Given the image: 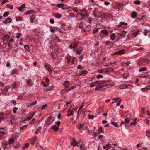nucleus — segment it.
<instances>
[{
  "label": "nucleus",
  "mask_w": 150,
  "mask_h": 150,
  "mask_svg": "<svg viewBox=\"0 0 150 150\" xmlns=\"http://www.w3.org/2000/svg\"><path fill=\"white\" fill-rule=\"evenodd\" d=\"M108 32L105 29L102 30L100 31V36L102 37H103L105 35H108Z\"/></svg>",
  "instance_id": "obj_1"
},
{
  "label": "nucleus",
  "mask_w": 150,
  "mask_h": 150,
  "mask_svg": "<svg viewBox=\"0 0 150 150\" xmlns=\"http://www.w3.org/2000/svg\"><path fill=\"white\" fill-rule=\"evenodd\" d=\"M44 67L49 71V72H52V68L51 66L47 63L45 64Z\"/></svg>",
  "instance_id": "obj_2"
},
{
  "label": "nucleus",
  "mask_w": 150,
  "mask_h": 150,
  "mask_svg": "<svg viewBox=\"0 0 150 150\" xmlns=\"http://www.w3.org/2000/svg\"><path fill=\"white\" fill-rule=\"evenodd\" d=\"M74 88L73 87H72V88L71 89H64L62 90H61L60 92V94H65L68 92L69 91L71 90Z\"/></svg>",
  "instance_id": "obj_3"
},
{
  "label": "nucleus",
  "mask_w": 150,
  "mask_h": 150,
  "mask_svg": "<svg viewBox=\"0 0 150 150\" xmlns=\"http://www.w3.org/2000/svg\"><path fill=\"white\" fill-rule=\"evenodd\" d=\"M81 142V141L80 140L78 141V142H76L75 140H73L71 142V145L74 147L76 146H78V145L80 144Z\"/></svg>",
  "instance_id": "obj_4"
},
{
  "label": "nucleus",
  "mask_w": 150,
  "mask_h": 150,
  "mask_svg": "<svg viewBox=\"0 0 150 150\" xmlns=\"http://www.w3.org/2000/svg\"><path fill=\"white\" fill-rule=\"evenodd\" d=\"M125 50L124 49H122L116 52L113 55H120L125 53Z\"/></svg>",
  "instance_id": "obj_5"
},
{
  "label": "nucleus",
  "mask_w": 150,
  "mask_h": 150,
  "mask_svg": "<svg viewBox=\"0 0 150 150\" xmlns=\"http://www.w3.org/2000/svg\"><path fill=\"white\" fill-rule=\"evenodd\" d=\"M127 33V32L125 31H123L118 34V35L119 36L120 38H122L125 37L126 36Z\"/></svg>",
  "instance_id": "obj_6"
},
{
  "label": "nucleus",
  "mask_w": 150,
  "mask_h": 150,
  "mask_svg": "<svg viewBox=\"0 0 150 150\" xmlns=\"http://www.w3.org/2000/svg\"><path fill=\"white\" fill-rule=\"evenodd\" d=\"M96 84L97 86L106 83V81L105 80H100L95 81Z\"/></svg>",
  "instance_id": "obj_7"
},
{
  "label": "nucleus",
  "mask_w": 150,
  "mask_h": 150,
  "mask_svg": "<svg viewBox=\"0 0 150 150\" xmlns=\"http://www.w3.org/2000/svg\"><path fill=\"white\" fill-rule=\"evenodd\" d=\"M105 73L113 71V69L110 67L108 68H105Z\"/></svg>",
  "instance_id": "obj_8"
},
{
  "label": "nucleus",
  "mask_w": 150,
  "mask_h": 150,
  "mask_svg": "<svg viewBox=\"0 0 150 150\" xmlns=\"http://www.w3.org/2000/svg\"><path fill=\"white\" fill-rule=\"evenodd\" d=\"M119 88L120 89H124L126 88H129L127 84H121L120 85Z\"/></svg>",
  "instance_id": "obj_9"
},
{
  "label": "nucleus",
  "mask_w": 150,
  "mask_h": 150,
  "mask_svg": "<svg viewBox=\"0 0 150 150\" xmlns=\"http://www.w3.org/2000/svg\"><path fill=\"white\" fill-rule=\"evenodd\" d=\"M35 113L34 112L32 113L28 117H27V118H25L23 120L24 121H26L27 120H30L33 116L35 115Z\"/></svg>",
  "instance_id": "obj_10"
},
{
  "label": "nucleus",
  "mask_w": 150,
  "mask_h": 150,
  "mask_svg": "<svg viewBox=\"0 0 150 150\" xmlns=\"http://www.w3.org/2000/svg\"><path fill=\"white\" fill-rule=\"evenodd\" d=\"M70 48L71 49L73 48H76L77 47V45L76 43H72L69 46Z\"/></svg>",
  "instance_id": "obj_11"
},
{
  "label": "nucleus",
  "mask_w": 150,
  "mask_h": 150,
  "mask_svg": "<svg viewBox=\"0 0 150 150\" xmlns=\"http://www.w3.org/2000/svg\"><path fill=\"white\" fill-rule=\"evenodd\" d=\"M12 21V20L10 18H8L6 19L3 22V23L4 24H7L10 23Z\"/></svg>",
  "instance_id": "obj_12"
},
{
  "label": "nucleus",
  "mask_w": 150,
  "mask_h": 150,
  "mask_svg": "<svg viewBox=\"0 0 150 150\" xmlns=\"http://www.w3.org/2000/svg\"><path fill=\"white\" fill-rule=\"evenodd\" d=\"M63 85L65 88H68L69 85V83L68 81H66L63 83Z\"/></svg>",
  "instance_id": "obj_13"
},
{
  "label": "nucleus",
  "mask_w": 150,
  "mask_h": 150,
  "mask_svg": "<svg viewBox=\"0 0 150 150\" xmlns=\"http://www.w3.org/2000/svg\"><path fill=\"white\" fill-rule=\"evenodd\" d=\"M73 114L74 113L72 111V110H71L70 108L69 109L67 113V116L69 117V116H72L73 115Z\"/></svg>",
  "instance_id": "obj_14"
},
{
  "label": "nucleus",
  "mask_w": 150,
  "mask_h": 150,
  "mask_svg": "<svg viewBox=\"0 0 150 150\" xmlns=\"http://www.w3.org/2000/svg\"><path fill=\"white\" fill-rule=\"evenodd\" d=\"M8 143H9V144H12V145L13 146V144L15 143L14 139L12 138L9 139Z\"/></svg>",
  "instance_id": "obj_15"
},
{
  "label": "nucleus",
  "mask_w": 150,
  "mask_h": 150,
  "mask_svg": "<svg viewBox=\"0 0 150 150\" xmlns=\"http://www.w3.org/2000/svg\"><path fill=\"white\" fill-rule=\"evenodd\" d=\"M51 127L55 131H57L59 129V127L55 125H53Z\"/></svg>",
  "instance_id": "obj_16"
},
{
  "label": "nucleus",
  "mask_w": 150,
  "mask_h": 150,
  "mask_svg": "<svg viewBox=\"0 0 150 150\" xmlns=\"http://www.w3.org/2000/svg\"><path fill=\"white\" fill-rule=\"evenodd\" d=\"M13 147L15 148H17L20 147V143L18 142H16L13 144Z\"/></svg>",
  "instance_id": "obj_17"
},
{
  "label": "nucleus",
  "mask_w": 150,
  "mask_h": 150,
  "mask_svg": "<svg viewBox=\"0 0 150 150\" xmlns=\"http://www.w3.org/2000/svg\"><path fill=\"white\" fill-rule=\"evenodd\" d=\"M0 132L2 134H6V130L4 128H0Z\"/></svg>",
  "instance_id": "obj_18"
},
{
  "label": "nucleus",
  "mask_w": 150,
  "mask_h": 150,
  "mask_svg": "<svg viewBox=\"0 0 150 150\" xmlns=\"http://www.w3.org/2000/svg\"><path fill=\"white\" fill-rule=\"evenodd\" d=\"M35 18H36L35 15H32V16H30V22L32 23H33V21L35 19Z\"/></svg>",
  "instance_id": "obj_19"
},
{
  "label": "nucleus",
  "mask_w": 150,
  "mask_h": 150,
  "mask_svg": "<svg viewBox=\"0 0 150 150\" xmlns=\"http://www.w3.org/2000/svg\"><path fill=\"white\" fill-rule=\"evenodd\" d=\"M9 144L8 142L6 141H3L2 142V145L3 146H5L7 145H8Z\"/></svg>",
  "instance_id": "obj_20"
},
{
  "label": "nucleus",
  "mask_w": 150,
  "mask_h": 150,
  "mask_svg": "<svg viewBox=\"0 0 150 150\" xmlns=\"http://www.w3.org/2000/svg\"><path fill=\"white\" fill-rule=\"evenodd\" d=\"M35 11L33 10H31L28 11H27L25 13V14L30 15V14H32V13H35Z\"/></svg>",
  "instance_id": "obj_21"
},
{
  "label": "nucleus",
  "mask_w": 150,
  "mask_h": 150,
  "mask_svg": "<svg viewBox=\"0 0 150 150\" xmlns=\"http://www.w3.org/2000/svg\"><path fill=\"white\" fill-rule=\"evenodd\" d=\"M110 147V145L109 144H108L106 146H104L103 148L107 150L109 149Z\"/></svg>",
  "instance_id": "obj_22"
},
{
  "label": "nucleus",
  "mask_w": 150,
  "mask_h": 150,
  "mask_svg": "<svg viewBox=\"0 0 150 150\" xmlns=\"http://www.w3.org/2000/svg\"><path fill=\"white\" fill-rule=\"evenodd\" d=\"M81 143H82L81 144L80 146V148L81 149L80 150H86V148H84L83 149H81V148H83L85 147V144L83 142H81Z\"/></svg>",
  "instance_id": "obj_23"
},
{
  "label": "nucleus",
  "mask_w": 150,
  "mask_h": 150,
  "mask_svg": "<svg viewBox=\"0 0 150 150\" xmlns=\"http://www.w3.org/2000/svg\"><path fill=\"white\" fill-rule=\"evenodd\" d=\"M149 89V88H148V87H146L145 88H142L141 89V90L142 91L144 92H146Z\"/></svg>",
  "instance_id": "obj_24"
},
{
  "label": "nucleus",
  "mask_w": 150,
  "mask_h": 150,
  "mask_svg": "<svg viewBox=\"0 0 150 150\" xmlns=\"http://www.w3.org/2000/svg\"><path fill=\"white\" fill-rule=\"evenodd\" d=\"M127 25V24L125 22H120V24L117 25V27H119L121 26L122 25Z\"/></svg>",
  "instance_id": "obj_25"
},
{
  "label": "nucleus",
  "mask_w": 150,
  "mask_h": 150,
  "mask_svg": "<svg viewBox=\"0 0 150 150\" xmlns=\"http://www.w3.org/2000/svg\"><path fill=\"white\" fill-rule=\"evenodd\" d=\"M5 119L3 116V114L1 112L0 113V123L1 122L2 120Z\"/></svg>",
  "instance_id": "obj_26"
},
{
  "label": "nucleus",
  "mask_w": 150,
  "mask_h": 150,
  "mask_svg": "<svg viewBox=\"0 0 150 150\" xmlns=\"http://www.w3.org/2000/svg\"><path fill=\"white\" fill-rule=\"evenodd\" d=\"M64 4H58L57 5V6L61 8L62 9H64L65 8L63 7Z\"/></svg>",
  "instance_id": "obj_27"
},
{
  "label": "nucleus",
  "mask_w": 150,
  "mask_h": 150,
  "mask_svg": "<svg viewBox=\"0 0 150 150\" xmlns=\"http://www.w3.org/2000/svg\"><path fill=\"white\" fill-rule=\"evenodd\" d=\"M115 33H112V34L111 35H110V38L112 40H113L115 39Z\"/></svg>",
  "instance_id": "obj_28"
},
{
  "label": "nucleus",
  "mask_w": 150,
  "mask_h": 150,
  "mask_svg": "<svg viewBox=\"0 0 150 150\" xmlns=\"http://www.w3.org/2000/svg\"><path fill=\"white\" fill-rule=\"evenodd\" d=\"M48 120H49V121L50 122H52L54 121V118L50 116L48 118Z\"/></svg>",
  "instance_id": "obj_29"
},
{
  "label": "nucleus",
  "mask_w": 150,
  "mask_h": 150,
  "mask_svg": "<svg viewBox=\"0 0 150 150\" xmlns=\"http://www.w3.org/2000/svg\"><path fill=\"white\" fill-rule=\"evenodd\" d=\"M13 40V39H11L10 40L8 43V46L9 47H11L12 46V45H11V44L12 43Z\"/></svg>",
  "instance_id": "obj_30"
},
{
  "label": "nucleus",
  "mask_w": 150,
  "mask_h": 150,
  "mask_svg": "<svg viewBox=\"0 0 150 150\" xmlns=\"http://www.w3.org/2000/svg\"><path fill=\"white\" fill-rule=\"evenodd\" d=\"M29 147V144L28 143L25 144L24 146L22 148V149L23 150H25L26 148H27Z\"/></svg>",
  "instance_id": "obj_31"
},
{
  "label": "nucleus",
  "mask_w": 150,
  "mask_h": 150,
  "mask_svg": "<svg viewBox=\"0 0 150 150\" xmlns=\"http://www.w3.org/2000/svg\"><path fill=\"white\" fill-rule=\"evenodd\" d=\"M137 16V13L135 12H133L131 13V17L133 18H135Z\"/></svg>",
  "instance_id": "obj_32"
},
{
  "label": "nucleus",
  "mask_w": 150,
  "mask_h": 150,
  "mask_svg": "<svg viewBox=\"0 0 150 150\" xmlns=\"http://www.w3.org/2000/svg\"><path fill=\"white\" fill-rule=\"evenodd\" d=\"M90 88H92V87H93L94 86H97L96 84L95 81L94 82L90 84Z\"/></svg>",
  "instance_id": "obj_33"
},
{
  "label": "nucleus",
  "mask_w": 150,
  "mask_h": 150,
  "mask_svg": "<svg viewBox=\"0 0 150 150\" xmlns=\"http://www.w3.org/2000/svg\"><path fill=\"white\" fill-rule=\"evenodd\" d=\"M111 124L115 126L118 127L119 126L118 125V124L117 122H111Z\"/></svg>",
  "instance_id": "obj_34"
},
{
  "label": "nucleus",
  "mask_w": 150,
  "mask_h": 150,
  "mask_svg": "<svg viewBox=\"0 0 150 150\" xmlns=\"http://www.w3.org/2000/svg\"><path fill=\"white\" fill-rule=\"evenodd\" d=\"M105 68L100 69L98 70V72L100 73H105Z\"/></svg>",
  "instance_id": "obj_35"
},
{
  "label": "nucleus",
  "mask_w": 150,
  "mask_h": 150,
  "mask_svg": "<svg viewBox=\"0 0 150 150\" xmlns=\"http://www.w3.org/2000/svg\"><path fill=\"white\" fill-rule=\"evenodd\" d=\"M146 68L145 67H144L143 68H141L139 70V72H142L143 71H146Z\"/></svg>",
  "instance_id": "obj_36"
},
{
  "label": "nucleus",
  "mask_w": 150,
  "mask_h": 150,
  "mask_svg": "<svg viewBox=\"0 0 150 150\" xmlns=\"http://www.w3.org/2000/svg\"><path fill=\"white\" fill-rule=\"evenodd\" d=\"M146 135L148 137V138H149L150 137V132L149 131L147 130L146 131Z\"/></svg>",
  "instance_id": "obj_37"
},
{
  "label": "nucleus",
  "mask_w": 150,
  "mask_h": 150,
  "mask_svg": "<svg viewBox=\"0 0 150 150\" xmlns=\"http://www.w3.org/2000/svg\"><path fill=\"white\" fill-rule=\"evenodd\" d=\"M55 16L56 18L59 19L61 17V15L60 14L58 13L56 14Z\"/></svg>",
  "instance_id": "obj_38"
},
{
  "label": "nucleus",
  "mask_w": 150,
  "mask_h": 150,
  "mask_svg": "<svg viewBox=\"0 0 150 150\" xmlns=\"http://www.w3.org/2000/svg\"><path fill=\"white\" fill-rule=\"evenodd\" d=\"M134 3L135 4L139 5L141 2L139 1H134Z\"/></svg>",
  "instance_id": "obj_39"
},
{
  "label": "nucleus",
  "mask_w": 150,
  "mask_h": 150,
  "mask_svg": "<svg viewBox=\"0 0 150 150\" xmlns=\"http://www.w3.org/2000/svg\"><path fill=\"white\" fill-rule=\"evenodd\" d=\"M125 123H128L130 122V121L129 120H128V117H126L125 119Z\"/></svg>",
  "instance_id": "obj_40"
},
{
  "label": "nucleus",
  "mask_w": 150,
  "mask_h": 150,
  "mask_svg": "<svg viewBox=\"0 0 150 150\" xmlns=\"http://www.w3.org/2000/svg\"><path fill=\"white\" fill-rule=\"evenodd\" d=\"M84 125L83 124H82V125L80 124V126H79V130H81L82 129H83Z\"/></svg>",
  "instance_id": "obj_41"
},
{
  "label": "nucleus",
  "mask_w": 150,
  "mask_h": 150,
  "mask_svg": "<svg viewBox=\"0 0 150 150\" xmlns=\"http://www.w3.org/2000/svg\"><path fill=\"white\" fill-rule=\"evenodd\" d=\"M24 48L27 51H29V46L28 45H25L24 46Z\"/></svg>",
  "instance_id": "obj_42"
},
{
  "label": "nucleus",
  "mask_w": 150,
  "mask_h": 150,
  "mask_svg": "<svg viewBox=\"0 0 150 150\" xmlns=\"http://www.w3.org/2000/svg\"><path fill=\"white\" fill-rule=\"evenodd\" d=\"M16 72H17V71L16 70H15V69H13L12 70V71H11V74H15V73H16Z\"/></svg>",
  "instance_id": "obj_43"
},
{
  "label": "nucleus",
  "mask_w": 150,
  "mask_h": 150,
  "mask_svg": "<svg viewBox=\"0 0 150 150\" xmlns=\"http://www.w3.org/2000/svg\"><path fill=\"white\" fill-rule=\"evenodd\" d=\"M60 123L61 122L59 121H57L55 122V125H57L58 127L60 125Z\"/></svg>",
  "instance_id": "obj_44"
},
{
  "label": "nucleus",
  "mask_w": 150,
  "mask_h": 150,
  "mask_svg": "<svg viewBox=\"0 0 150 150\" xmlns=\"http://www.w3.org/2000/svg\"><path fill=\"white\" fill-rule=\"evenodd\" d=\"M9 14V13L8 12H6L4 13L3 15V16L4 17H6Z\"/></svg>",
  "instance_id": "obj_45"
},
{
  "label": "nucleus",
  "mask_w": 150,
  "mask_h": 150,
  "mask_svg": "<svg viewBox=\"0 0 150 150\" xmlns=\"http://www.w3.org/2000/svg\"><path fill=\"white\" fill-rule=\"evenodd\" d=\"M141 77L144 78H149V76L148 75H144L141 76Z\"/></svg>",
  "instance_id": "obj_46"
},
{
  "label": "nucleus",
  "mask_w": 150,
  "mask_h": 150,
  "mask_svg": "<svg viewBox=\"0 0 150 150\" xmlns=\"http://www.w3.org/2000/svg\"><path fill=\"white\" fill-rule=\"evenodd\" d=\"M25 4H23L20 7H17V8H18L19 10H20V8L23 9L25 7Z\"/></svg>",
  "instance_id": "obj_47"
},
{
  "label": "nucleus",
  "mask_w": 150,
  "mask_h": 150,
  "mask_svg": "<svg viewBox=\"0 0 150 150\" xmlns=\"http://www.w3.org/2000/svg\"><path fill=\"white\" fill-rule=\"evenodd\" d=\"M87 73V71L85 70H83L81 73V75H83L84 74H86Z\"/></svg>",
  "instance_id": "obj_48"
},
{
  "label": "nucleus",
  "mask_w": 150,
  "mask_h": 150,
  "mask_svg": "<svg viewBox=\"0 0 150 150\" xmlns=\"http://www.w3.org/2000/svg\"><path fill=\"white\" fill-rule=\"evenodd\" d=\"M115 63H116V62H115L113 63H108V64L106 63V64H105V66H109V65H110L112 64H115Z\"/></svg>",
  "instance_id": "obj_49"
},
{
  "label": "nucleus",
  "mask_w": 150,
  "mask_h": 150,
  "mask_svg": "<svg viewBox=\"0 0 150 150\" xmlns=\"http://www.w3.org/2000/svg\"><path fill=\"white\" fill-rule=\"evenodd\" d=\"M28 85L30 86H31L32 85V82L31 80L30 79H29V80L28 81Z\"/></svg>",
  "instance_id": "obj_50"
},
{
  "label": "nucleus",
  "mask_w": 150,
  "mask_h": 150,
  "mask_svg": "<svg viewBox=\"0 0 150 150\" xmlns=\"http://www.w3.org/2000/svg\"><path fill=\"white\" fill-rule=\"evenodd\" d=\"M95 117V116L93 115H88V118L89 119H93Z\"/></svg>",
  "instance_id": "obj_51"
},
{
  "label": "nucleus",
  "mask_w": 150,
  "mask_h": 150,
  "mask_svg": "<svg viewBox=\"0 0 150 150\" xmlns=\"http://www.w3.org/2000/svg\"><path fill=\"white\" fill-rule=\"evenodd\" d=\"M98 132L99 133H102L103 132H102V127H100L98 130Z\"/></svg>",
  "instance_id": "obj_52"
},
{
  "label": "nucleus",
  "mask_w": 150,
  "mask_h": 150,
  "mask_svg": "<svg viewBox=\"0 0 150 150\" xmlns=\"http://www.w3.org/2000/svg\"><path fill=\"white\" fill-rule=\"evenodd\" d=\"M37 103V101L35 100L34 102H32L31 103V104H30V105L31 106H33V105H35Z\"/></svg>",
  "instance_id": "obj_53"
},
{
  "label": "nucleus",
  "mask_w": 150,
  "mask_h": 150,
  "mask_svg": "<svg viewBox=\"0 0 150 150\" xmlns=\"http://www.w3.org/2000/svg\"><path fill=\"white\" fill-rule=\"evenodd\" d=\"M139 31V30H138L136 32H135L133 33V35L134 36V37H136L138 35V33Z\"/></svg>",
  "instance_id": "obj_54"
},
{
  "label": "nucleus",
  "mask_w": 150,
  "mask_h": 150,
  "mask_svg": "<svg viewBox=\"0 0 150 150\" xmlns=\"http://www.w3.org/2000/svg\"><path fill=\"white\" fill-rule=\"evenodd\" d=\"M137 123L136 122H131L130 123V126L132 125H135L137 124Z\"/></svg>",
  "instance_id": "obj_55"
},
{
  "label": "nucleus",
  "mask_w": 150,
  "mask_h": 150,
  "mask_svg": "<svg viewBox=\"0 0 150 150\" xmlns=\"http://www.w3.org/2000/svg\"><path fill=\"white\" fill-rule=\"evenodd\" d=\"M11 124H14L16 123V120L15 119H12L11 121Z\"/></svg>",
  "instance_id": "obj_56"
},
{
  "label": "nucleus",
  "mask_w": 150,
  "mask_h": 150,
  "mask_svg": "<svg viewBox=\"0 0 150 150\" xmlns=\"http://www.w3.org/2000/svg\"><path fill=\"white\" fill-rule=\"evenodd\" d=\"M16 21H22V19L20 17H18V18L16 17Z\"/></svg>",
  "instance_id": "obj_57"
},
{
  "label": "nucleus",
  "mask_w": 150,
  "mask_h": 150,
  "mask_svg": "<svg viewBox=\"0 0 150 150\" xmlns=\"http://www.w3.org/2000/svg\"><path fill=\"white\" fill-rule=\"evenodd\" d=\"M103 76L101 75H98L97 76L96 78L98 79L101 78L103 77Z\"/></svg>",
  "instance_id": "obj_58"
},
{
  "label": "nucleus",
  "mask_w": 150,
  "mask_h": 150,
  "mask_svg": "<svg viewBox=\"0 0 150 150\" xmlns=\"http://www.w3.org/2000/svg\"><path fill=\"white\" fill-rule=\"evenodd\" d=\"M47 104H45L41 108V109L42 110H43L45 109V108H47Z\"/></svg>",
  "instance_id": "obj_59"
},
{
  "label": "nucleus",
  "mask_w": 150,
  "mask_h": 150,
  "mask_svg": "<svg viewBox=\"0 0 150 150\" xmlns=\"http://www.w3.org/2000/svg\"><path fill=\"white\" fill-rule=\"evenodd\" d=\"M78 69H82L83 68V67L81 65H79L77 67Z\"/></svg>",
  "instance_id": "obj_60"
},
{
  "label": "nucleus",
  "mask_w": 150,
  "mask_h": 150,
  "mask_svg": "<svg viewBox=\"0 0 150 150\" xmlns=\"http://www.w3.org/2000/svg\"><path fill=\"white\" fill-rule=\"evenodd\" d=\"M17 109H18V108L16 107H15L14 108L13 110V113L14 114H15V113H16V111L17 110Z\"/></svg>",
  "instance_id": "obj_61"
},
{
  "label": "nucleus",
  "mask_w": 150,
  "mask_h": 150,
  "mask_svg": "<svg viewBox=\"0 0 150 150\" xmlns=\"http://www.w3.org/2000/svg\"><path fill=\"white\" fill-rule=\"evenodd\" d=\"M111 84H106L104 86H105V87H107L108 88L111 87Z\"/></svg>",
  "instance_id": "obj_62"
},
{
  "label": "nucleus",
  "mask_w": 150,
  "mask_h": 150,
  "mask_svg": "<svg viewBox=\"0 0 150 150\" xmlns=\"http://www.w3.org/2000/svg\"><path fill=\"white\" fill-rule=\"evenodd\" d=\"M50 22L51 24H53L54 23V21L53 19H51L50 20Z\"/></svg>",
  "instance_id": "obj_63"
},
{
  "label": "nucleus",
  "mask_w": 150,
  "mask_h": 150,
  "mask_svg": "<svg viewBox=\"0 0 150 150\" xmlns=\"http://www.w3.org/2000/svg\"><path fill=\"white\" fill-rule=\"evenodd\" d=\"M79 27L80 28H82L83 27V24L82 23H80L79 26Z\"/></svg>",
  "instance_id": "obj_64"
}]
</instances>
